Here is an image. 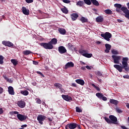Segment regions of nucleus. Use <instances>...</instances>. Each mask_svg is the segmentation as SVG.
Returning a JSON list of instances; mask_svg holds the SVG:
<instances>
[{
    "mask_svg": "<svg viewBox=\"0 0 129 129\" xmlns=\"http://www.w3.org/2000/svg\"><path fill=\"white\" fill-rule=\"evenodd\" d=\"M109 118L106 116L104 117V119H105V121L109 124H111V123L117 124V118L116 116L113 115H110L109 116Z\"/></svg>",
    "mask_w": 129,
    "mask_h": 129,
    "instance_id": "f257e3e1",
    "label": "nucleus"
},
{
    "mask_svg": "<svg viewBox=\"0 0 129 129\" xmlns=\"http://www.w3.org/2000/svg\"><path fill=\"white\" fill-rule=\"evenodd\" d=\"M79 53L84 57H86V58H91L93 56L92 53H88V50L80 49Z\"/></svg>",
    "mask_w": 129,
    "mask_h": 129,
    "instance_id": "f03ea898",
    "label": "nucleus"
},
{
    "mask_svg": "<svg viewBox=\"0 0 129 129\" xmlns=\"http://www.w3.org/2000/svg\"><path fill=\"white\" fill-rule=\"evenodd\" d=\"M39 45L46 50H52L54 48L53 45L50 44L49 42L48 43L42 42L40 43Z\"/></svg>",
    "mask_w": 129,
    "mask_h": 129,
    "instance_id": "7ed1b4c3",
    "label": "nucleus"
},
{
    "mask_svg": "<svg viewBox=\"0 0 129 129\" xmlns=\"http://www.w3.org/2000/svg\"><path fill=\"white\" fill-rule=\"evenodd\" d=\"M100 36L101 37H102V38H104L105 40L108 41V42H109V41H110V38L112 37V35L111 34V33L108 32H106L104 34H101Z\"/></svg>",
    "mask_w": 129,
    "mask_h": 129,
    "instance_id": "20e7f679",
    "label": "nucleus"
},
{
    "mask_svg": "<svg viewBox=\"0 0 129 129\" xmlns=\"http://www.w3.org/2000/svg\"><path fill=\"white\" fill-rule=\"evenodd\" d=\"M127 7L128 9L126 7H122L121 8V11L125 14L124 17L129 20V3L127 4Z\"/></svg>",
    "mask_w": 129,
    "mask_h": 129,
    "instance_id": "39448f33",
    "label": "nucleus"
},
{
    "mask_svg": "<svg viewBox=\"0 0 129 129\" xmlns=\"http://www.w3.org/2000/svg\"><path fill=\"white\" fill-rule=\"evenodd\" d=\"M112 58L113 59L114 64H119V61L121 60V58H122V56L120 55H112Z\"/></svg>",
    "mask_w": 129,
    "mask_h": 129,
    "instance_id": "423d86ee",
    "label": "nucleus"
},
{
    "mask_svg": "<svg viewBox=\"0 0 129 129\" xmlns=\"http://www.w3.org/2000/svg\"><path fill=\"white\" fill-rule=\"evenodd\" d=\"M114 68H115L119 72H122V69H124L125 71H128L129 68H125L123 67V66H120L118 64H114Z\"/></svg>",
    "mask_w": 129,
    "mask_h": 129,
    "instance_id": "0eeeda50",
    "label": "nucleus"
},
{
    "mask_svg": "<svg viewBox=\"0 0 129 129\" xmlns=\"http://www.w3.org/2000/svg\"><path fill=\"white\" fill-rule=\"evenodd\" d=\"M114 68H115L119 72H122V69H124L125 71H128L129 68H125L123 67V66H120L118 64H114Z\"/></svg>",
    "mask_w": 129,
    "mask_h": 129,
    "instance_id": "6e6552de",
    "label": "nucleus"
},
{
    "mask_svg": "<svg viewBox=\"0 0 129 129\" xmlns=\"http://www.w3.org/2000/svg\"><path fill=\"white\" fill-rule=\"evenodd\" d=\"M77 127V123H68L67 125H66L65 128L66 129H75Z\"/></svg>",
    "mask_w": 129,
    "mask_h": 129,
    "instance_id": "1a4fd4ad",
    "label": "nucleus"
},
{
    "mask_svg": "<svg viewBox=\"0 0 129 129\" xmlns=\"http://www.w3.org/2000/svg\"><path fill=\"white\" fill-rule=\"evenodd\" d=\"M122 60V64L123 67L126 68H128V67H127L128 66V64L127 63V61H128V57H123Z\"/></svg>",
    "mask_w": 129,
    "mask_h": 129,
    "instance_id": "9d476101",
    "label": "nucleus"
},
{
    "mask_svg": "<svg viewBox=\"0 0 129 129\" xmlns=\"http://www.w3.org/2000/svg\"><path fill=\"white\" fill-rule=\"evenodd\" d=\"M46 119V116L43 115H38L37 117V120L40 123V124H43V121L45 120Z\"/></svg>",
    "mask_w": 129,
    "mask_h": 129,
    "instance_id": "9b49d317",
    "label": "nucleus"
},
{
    "mask_svg": "<svg viewBox=\"0 0 129 129\" xmlns=\"http://www.w3.org/2000/svg\"><path fill=\"white\" fill-rule=\"evenodd\" d=\"M96 96L99 98V99H102L104 101L107 100V98L103 96V93H97L96 94Z\"/></svg>",
    "mask_w": 129,
    "mask_h": 129,
    "instance_id": "f8f14e48",
    "label": "nucleus"
},
{
    "mask_svg": "<svg viewBox=\"0 0 129 129\" xmlns=\"http://www.w3.org/2000/svg\"><path fill=\"white\" fill-rule=\"evenodd\" d=\"M17 117L20 121H24V120H26L27 118L28 117L26 115H22L21 114H17Z\"/></svg>",
    "mask_w": 129,
    "mask_h": 129,
    "instance_id": "ddd939ff",
    "label": "nucleus"
},
{
    "mask_svg": "<svg viewBox=\"0 0 129 129\" xmlns=\"http://www.w3.org/2000/svg\"><path fill=\"white\" fill-rule=\"evenodd\" d=\"M58 52L60 54H64L67 52V50L65 48V47L63 46H60L58 47Z\"/></svg>",
    "mask_w": 129,
    "mask_h": 129,
    "instance_id": "4468645a",
    "label": "nucleus"
},
{
    "mask_svg": "<svg viewBox=\"0 0 129 129\" xmlns=\"http://www.w3.org/2000/svg\"><path fill=\"white\" fill-rule=\"evenodd\" d=\"M72 67H74V63L73 62L70 61L66 63L64 66V69L66 70L68 69V68H71Z\"/></svg>",
    "mask_w": 129,
    "mask_h": 129,
    "instance_id": "2eb2a0df",
    "label": "nucleus"
},
{
    "mask_svg": "<svg viewBox=\"0 0 129 129\" xmlns=\"http://www.w3.org/2000/svg\"><path fill=\"white\" fill-rule=\"evenodd\" d=\"M61 97L64 99V100H66V101H72V97L69 96V95H61Z\"/></svg>",
    "mask_w": 129,
    "mask_h": 129,
    "instance_id": "dca6fc26",
    "label": "nucleus"
},
{
    "mask_svg": "<svg viewBox=\"0 0 129 129\" xmlns=\"http://www.w3.org/2000/svg\"><path fill=\"white\" fill-rule=\"evenodd\" d=\"M17 105L20 107V108H24L26 106V102L24 101H19L17 102Z\"/></svg>",
    "mask_w": 129,
    "mask_h": 129,
    "instance_id": "f3484780",
    "label": "nucleus"
},
{
    "mask_svg": "<svg viewBox=\"0 0 129 129\" xmlns=\"http://www.w3.org/2000/svg\"><path fill=\"white\" fill-rule=\"evenodd\" d=\"M22 11L23 14H24V15H25L26 16H28V15H29L30 14V10L27 9V8H26V7H22Z\"/></svg>",
    "mask_w": 129,
    "mask_h": 129,
    "instance_id": "a211bd4d",
    "label": "nucleus"
},
{
    "mask_svg": "<svg viewBox=\"0 0 129 129\" xmlns=\"http://www.w3.org/2000/svg\"><path fill=\"white\" fill-rule=\"evenodd\" d=\"M2 44L7 47H13L14 46V44L10 41H3Z\"/></svg>",
    "mask_w": 129,
    "mask_h": 129,
    "instance_id": "6ab92c4d",
    "label": "nucleus"
},
{
    "mask_svg": "<svg viewBox=\"0 0 129 129\" xmlns=\"http://www.w3.org/2000/svg\"><path fill=\"white\" fill-rule=\"evenodd\" d=\"M105 46L106 48L105 50V53H109V50L111 49V45L108 43H106Z\"/></svg>",
    "mask_w": 129,
    "mask_h": 129,
    "instance_id": "aec40b11",
    "label": "nucleus"
},
{
    "mask_svg": "<svg viewBox=\"0 0 129 129\" xmlns=\"http://www.w3.org/2000/svg\"><path fill=\"white\" fill-rule=\"evenodd\" d=\"M8 92L11 95H15V91H14V88L12 86L8 87Z\"/></svg>",
    "mask_w": 129,
    "mask_h": 129,
    "instance_id": "412c9836",
    "label": "nucleus"
},
{
    "mask_svg": "<svg viewBox=\"0 0 129 129\" xmlns=\"http://www.w3.org/2000/svg\"><path fill=\"white\" fill-rule=\"evenodd\" d=\"M71 17L72 21H76L79 17V15L77 14V13H73L71 15Z\"/></svg>",
    "mask_w": 129,
    "mask_h": 129,
    "instance_id": "4be33fe9",
    "label": "nucleus"
},
{
    "mask_svg": "<svg viewBox=\"0 0 129 129\" xmlns=\"http://www.w3.org/2000/svg\"><path fill=\"white\" fill-rule=\"evenodd\" d=\"M76 82L78 83V84H80V85L82 86H83L84 84H85L84 80L82 79H77L76 80Z\"/></svg>",
    "mask_w": 129,
    "mask_h": 129,
    "instance_id": "5701e85b",
    "label": "nucleus"
},
{
    "mask_svg": "<svg viewBox=\"0 0 129 129\" xmlns=\"http://www.w3.org/2000/svg\"><path fill=\"white\" fill-rule=\"evenodd\" d=\"M49 43L51 45H56V44L58 43V40H57V38H52L50 41Z\"/></svg>",
    "mask_w": 129,
    "mask_h": 129,
    "instance_id": "b1692460",
    "label": "nucleus"
},
{
    "mask_svg": "<svg viewBox=\"0 0 129 129\" xmlns=\"http://www.w3.org/2000/svg\"><path fill=\"white\" fill-rule=\"evenodd\" d=\"M58 31L61 35L66 34V30L63 28H58Z\"/></svg>",
    "mask_w": 129,
    "mask_h": 129,
    "instance_id": "393cba45",
    "label": "nucleus"
},
{
    "mask_svg": "<svg viewBox=\"0 0 129 129\" xmlns=\"http://www.w3.org/2000/svg\"><path fill=\"white\" fill-rule=\"evenodd\" d=\"M109 102L112 104H114V105H117V104H118V101L114 100L113 99H110L109 100Z\"/></svg>",
    "mask_w": 129,
    "mask_h": 129,
    "instance_id": "a878e982",
    "label": "nucleus"
},
{
    "mask_svg": "<svg viewBox=\"0 0 129 129\" xmlns=\"http://www.w3.org/2000/svg\"><path fill=\"white\" fill-rule=\"evenodd\" d=\"M103 18L101 16L98 17L96 18L97 23H102L103 22Z\"/></svg>",
    "mask_w": 129,
    "mask_h": 129,
    "instance_id": "bb28decb",
    "label": "nucleus"
},
{
    "mask_svg": "<svg viewBox=\"0 0 129 129\" xmlns=\"http://www.w3.org/2000/svg\"><path fill=\"white\" fill-rule=\"evenodd\" d=\"M20 93L21 94H22V95H24V96H27V95H29V91H28L27 90L21 91Z\"/></svg>",
    "mask_w": 129,
    "mask_h": 129,
    "instance_id": "cd10ccee",
    "label": "nucleus"
},
{
    "mask_svg": "<svg viewBox=\"0 0 129 129\" xmlns=\"http://www.w3.org/2000/svg\"><path fill=\"white\" fill-rule=\"evenodd\" d=\"M111 53L112 54H113V55H115L119 54V52H118V50L114 49H112L111 50Z\"/></svg>",
    "mask_w": 129,
    "mask_h": 129,
    "instance_id": "c85d7f7f",
    "label": "nucleus"
},
{
    "mask_svg": "<svg viewBox=\"0 0 129 129\" xmlns=\"http://www.w3.org/2000/svg\"><path fill=\"white\" fill-rule=\"evenodd\" d=\"M91 3L94 5V6H96V7H98L99 6V3L98 1L96 0H90Z\"/></svg>",
    "mask_w": 129,
    "mask_h": 129,
    "instance_id": "c756f323",
    "label": "nucleus"
},
{
    "mask_svg": "<svg viewBox=\"0 0 129 129\" xmlns=\"http://www.w3.org/2000/svg\"><path fill=\"white\" fill-rule=\"evenodd\" d=\"M80 21L83 23H87L88 22V19H87V18H85V17H82L80 19Z\"/></svg>",
    "mask_w": 129,
    "mask_h": 129,
    "instance_id": "7c9ffc66",
    "label": "nucleus"
},
{
    "mask_svg": "<svg viewBox=\"0 0 129 129\" xmlns=\"http://www.w3.org/2000/svg\"><path fill=\"white\" fill-rule=\"evenodd\" d=\"M104 13L107 15H112V11L110 9H106L104 11Z\"/></svg>",
    "mask_w": 129,
    "mask_h": 129,
    "instance_id": "2f4dec72",
    "label": "nucleus"
},
{
    "mask_svg": "<svg viewBox=\"0 0 129 129\" xmlns=\"http://www.w3.org/2000/svg\"><path fill=\"white\" fill-rule=\"evenodd\" d=\"M11 62L12 63V64H13V65L14 66H17V65H18V60H17V59H11Z\"/></svg>",
    "mask_w": 129,
    "mask_h": 129,
    "instance_id": "473e14b6",
    "label": "nucleus"
},
{
    "mask_svg": "<svg viewBox=\"0 0 129 129\" xmlns=\"http://www.w3.org/2000/svg\"><path fill=\"white\" fill-rule=\"evenodd\" d=\"M54 86H55V87H57V88H58V89H60V88L62 87V84L58 83H55L54 84Z\"/></svg>",
    "mask_w": 129,
    "mask_h": 129,
    "instance_id": "72a5a7b5",
    "label": "nucleus"
},
{
    "mask_svg": "<svg viewBox=\"0 0 129 129\" xmlns=\"http://www.w3.org/2000/svg\"><path fill=\"white\" fill-rule=\"evenodd\" d=\"M61 12H62V13H63V14H68V10L67 9V8H66V7L61 8Z\"/></svg>",
    "mask_w": 129,
    "mask_h": 129,
    "instance_id": "f704fd0d",
    "label": "nucleus"
},
{
    "mask_svg": "<svg viewBox=\"0 0 129 129\" xmlns=\"http://www.w3.org/2000/svg\"><path fill=\"white\" fill-rule=\"evenodd\" d=\"M31 53H32V51L30 50H25L23 52V54H24V55H30Z\"/></svg>",
    "mask_w": 129,
    "mask_h": 129,
    "instance_id": "c9c22d12",
    "label": "nucleus"
},
{
    "mask_svg": "<svg viewBox=\"0 0 129 129\" xmlns=\"http://www.w3.org/2000/svg\"><path fill=\"white\" fill-rule=\"evenodd\" d=\"M114 7H115V8H116L117 9H121V8H122L121 4H114Z\"/></svg>",
    "mask_w": 129,
    "mask_h": 129,
    "instance_id": "e433bc0d",
    "label": "nucleus"
},
{
    "mask_svg": "<svg viewBox=\"0 0 129 129\" xmlns=\"http://www.w3.org/2000/svg\"><path fill=\"white\" fill-rule=\"evenodd\" d=\"M4 59H5V57L3 55H0V64L1 65L4 64Z\"/></svg>",
    "mask_w": 129,
    "mask_h": 129,
    "instance_id": "4c0bfd02",
    "label": "nucleus"
},
{
    "mask_svg": "<svg viewBox=\"0 0 129 129\" xmlns=\"http://www.w3.org/2000/svg\"><path fill=\"white\" fill-rule=\"evenodd\" d=\"M84 3L83 1H79L77 3V6H79L80 7H82L84 5Z\"/></svg>",
    "mask_w": 129,
    "mask_h": 129,
    "instance_id": "58836bf2",
    "label": "nucleus"
},
{
    "mask_svg": "<svg viewBox=\"0 0 129 129\" xmlns=\"http://www.w3.org/2000/svg\"><path fill=\"white\" fill-rule=\"evenodd\" d=\"M11 115H14V114H19V112L17 111H12L10 112Z\"/></svg>",
    "mask_w": 129,
    "mask_h": 129,
    "instance_id": "ea45409f",
    "label": "nucleus"
},
{
    "mask_svg": "<svg viewBox=\"0 0 129 129\" xmlns=\"http://www.w3.org/2000/svg\"><path fill=\"white\" fill-rule=\"evenodd\" d=\"M85 4L86 5H88V6H90L91 5V1L90 0H84Z\"/></svg>",
    "mask_w": 129,
    "mask_h": 129,
    "instance_id": "a19ab883",
    "label": "nucleus"
},
{
    "mask_svg": "<svg viewBox=\"0 0 129 129\" xmlns=\"http://www.w3.org/2000/svg\"><path fill=\"white\" fill-rule=\"evenodd\" d=\"M92 86H93V87L95 88V89H96V90H97V91H100V89L99 88V87L95 86V85L94 84H92Z\"/></svg>",
    "mask_w": 129,
    "mask_h": 129,
    "instance_id": "79ce46f5",
    "label": "nucleus"
},
{
    "mask_svg": "<svg viewBox=\"0 0 129 129\" xmlns=\"http://www.w3.org/2000/svg\"><path fill=\"white\" fill-rule=\"evenodd\" d=\"M76 112H82V110L80 109L79 107H76Z\"/></svg>",
    "mask_w": 129,
    "mask_h": 129,
    "instance_id": "37998d69",
    "label": "nucleus"
},
{
    "mask_svg": "<svg viewBox=\"0 0 129 129\" xmlns=\"http://www.w3.org/2000/svg\"><path fill=\"white\" fill-rule=\"evenodd\" d=\"M3 77L8 82H11V81H10V79H9V78H8L7 76H3Z\"/></svg>",
    "mask_w": 129,
    "mask_h": 129,
    "instance_id": "c03bdc74",
    "label": "nucleus"
},
{
    "mask_svg": "<svg viewBox=\"0 0 129 129\" xmlns=\"http://www.w3.org/2000/svg\"><path fill=\"white\" fill-rule=\"evenodd\" d=\"M62 1L63 3H64V4H70L71 3V1L69 0H60Z\"/></svg>",
    "mask_w": 129,
    "mask_h": 129,
    "instance_id": "a18cd8bd",
    "label": "nucleus"
},
{
    "mask_svg": "<svg viewBox=\"0 0 129 129\" xmlns=\"http://www.w3.org/2000/svg\"><path fill=\"white\" fill-rule=\"evenodd\" d=\"M116 110L117 112H118V113H122V110H121L120 109H119V108H117Z\"/></svg>",
    "mask_w": 129,
    "mask_h": 129,
    "instance_id": "49530a36",
    "label": "nucleus"
},
{
    "mask_svg": "<svg viewBox=\"0 0 129 129\" xmlns=\"http://www.w3.org/2000/svg\"><path fill=\"white\" fill-rule=\"evenodd\" d=\"M36 103L41 104V103H42V101L40 99H36Z\"/></svg>",
    "mask_w": 129,
    "mask_h": 129,
    "instance_id": "de8ad7c7",
    "label": "nucleus"
},
{
    "mask_svg": "<svg viewBox=\"0 0 129 129\" xmlns=\"http://www.w3.org/2000/svg\"><path fill=\"white\" fill-rule=\"evenodd\" d=\"M36 73H37V74H39V75H40V76H42V77H45V76H44V75H43L42 73H41V72L37 71Z\"/></svg>",
    "mask_w": 129,
    "mask_h": 129,
    "instance_id": "09e8293b",
    "label": "nucleus"
},
{
    "mask_svg": "<svg viewBox=\"0 0 129 129\" xmlns=\"http://www.w3.org/2000/svg\"><path fill=\"white\" fill-rule=\"evenodd\" d=\"M96 75H97L98 76H102V74H101V72H97L96 73Z\"/></svg>",
    "mask_w": 129,
    "mask_h": 129,
    "instance_id": "8fccbe9b",
    "label": "nucleus"
},
{
    "mask_svg": "<svg viewBox=\"0 0 129 129\" xmlns=\"http://www.w3.org/2000/svg\"><path fill=\"white\" fill-rule=\"evenodd\" d=\"M123 78L125 79H129V76L128 75H124Z\"/></svg>",
    "mask_w": 129,
    "mask_h": 129,
    "instance_id": "3c124183",
    "label": "nucleus"
},
{
    "mask_svg": "<svg viewBox=\"0 0 129 129\" xmlns=\"http://www.w3.org/2000/svg\"><path fill=\"white\" fill-rule=\"evenodd\" d=\"M60 90V92H61V93H64V92H65V90H64V89H63L62 87L61 88L59 89Z\"/></svg>",
    "mask_w": 129,
    "mask_h": 129,
    "instance_id": "603ef678",
    "label": "nucleus"
},
{
    "mask_svg": "<svg viewBox=\"0 0 129 129\" xmlns=\"http://www.w3.org/2000/svg\"><path fill=\"white\" fill-rule=\"evenodd\" d=\"M68 47L69 48H73V45H72V44H71V43H69L68 44Z\"/></svg>",
    "mask_w": 129,
    "mask_h": 129,
    "instance_id": "864d4df0",
    "label": "nucleus"
},
{
    "mask_svg": "<svg viewBox=\"0 0 129 129\" xmlns=\"http://www.w3.org/2000/svg\"><path fill=\"white\" fill-rule=\"evenodd\" d=\"M26 2L27 4H31V3H33V0H26Z\"/></svg>",
    "mask_w": 129,
    "mask_h": 129,
    "instance_id": "5fc2aeb1",
    "label": "nucleus"
},
{
    "mask_svg": "<svg viewBox=\"0 0 129 129\" xmlns=\"http://www.w3.org/2000/svg\"><path fill=\"white\" fill-rule=\"evenodd\" d=\"M4 92V89L0 87V94Z\"/></svg>",
    "mask_w": 129,
    "mask_h": 129,
    "instance_id": "6e6d98bb",
    "label": "nucleus"
},
{
    "mask_svg": "<svg viewBox=\"0 0 129 129\" xmlns=\"http://www.w3.org/2000/svg\"><path fill=\"white\" fill-rule=\"evenodd\" d=\"M33 63L34 65H38V64H39V62L36 61L35 60L33 61Z\"/></svg>",
    "mask_w": 129,
    "mask_h": 129,
    "instance_id": "4d7b16f0",
    "label": "nucleus"
},
{
    "mask_svg": "<svg viewBox=\"0 0 129 129\" xmlns=\"http://www.w3.org/2000/svg\"><path fill=\"white\" fill-rule=\"evenodd\" d=\"M4 113V110L2 108H0V114H3Z\"/></svg>",
    "mask_w": 129,
    "mask_h": 129,
    "instance_id": "13d9d810",
    "label": "nucleus"
},
{
    "mask_svg": "<svg viewBox=\"0 0 129 129\" xmlns=\"http://www.w3.org/2000/svg\"><path fill=\"white\" fill-rule=\"evenodd\" d=\"M86 68L87 69H88V70H91V67H90V66H86Z\"/></svg>",
    "mask_w": 129,
    "mask_h": 129,
    "instance_id": "bf43d9fd",
    "label": "nucleus"
},
{
    "mask_svg": "<svg viewBox=\"0 0 129 129\" xmlns=\"http://www.w3.org/2000/svg\"><path fill=\"white\" fill-rule=\"evenodd\" d=\"M116 12H117L118 13H120V12H121V11L120 10V9H119V8H116Z\"/></svg>",
    "mask_w": 129,
    "mask_h": 129,
    "instance_id": "052dcab7",
    "label": "nucleus"
},
{
    "mask_svg": "<svg viewBox=\"0 0 129 129\" xmlns=\"http://www.w3.org/2000/svg\"><path fill=\"white\" fill-rule=\"evenodd\" d=\"M72 86H73L74 87H77V85H76V84L75 83H72Z\"/></svg>",
    "mask_w": 129,
    "mask_h": 129,
    "instance_id": "680f3d73",
    "label": "nucleus"
},
{
    "mask_svg": "<svg viewBox=\"0 0 129 129\" xmlns=\"http://www.w3.org/2000/svg\"><path fill=\"white\" fill-rule=\"evenodd\" d=\"M27 124H23L21 126V127L24 128V127H27Z\"/></svg>",
    "mask_w": 129,
    "mask_h": 129,
    "instance_id": "e2e57ef3",
    "label": "nucleus"
},
{
    "mask_svg": "<svg viewBox=\"0 0 129 129\" xmlns=\"http://www.w3.org/2000/svg\"><path fill=\"white\" fill-rule=\"evenodd\" d=\"M81 69H82V70H86V67H82L81 68Z\"/></svg>",
    "mask_w": 129,
    "mask_h": 129,
    "instance_id": "0e129e2a",
    "label": "nucleus"
},
{
    "mask_svg": "<svg viewBox=\"0 0 129 129\" xmlns=\"http://www.w3.org/2000/svg\"><path fill=\"white\" fill-rule=\"evenodd\" d=\"M96 44H97L98 45H99L100 44H101V42L99 41H96Z\"/></svg>",
    "mask_w": 129,
    "mask_h": 129,
    "instance_id": "69168bd1",
    "label": "nucleus"
},
{
    "mask_svg": "<svg viewBox=\"0 0 129 129\" xmlns=\"http://www.w3.org/2000/svg\"><path fill=\"white\" fill-rule=\"evenodd\" d=\"M77 127H78V129H81V127H80V125L77 124Z\"/></svg>",
    "mask_w": 129,
    "mask_h": 129,
    "instance_id": "338daca9",
    "label": "nucleus"
},
{
    "mask_svg": "<svg viewBox=\"0 0 129 129\" xmlns=\"http://www.w3.org/2000/svg\"><path fill=\"white\" fill-rule=\"evenodd\" d=\"M126 106L127 108H129V104L127 103V104H126Z\"/></svg>",
    "mask_w": 129,
    "mask_h": 129,
    "instance_id": "774afa93",
    "label": "nucleus"
}]
</instances>
